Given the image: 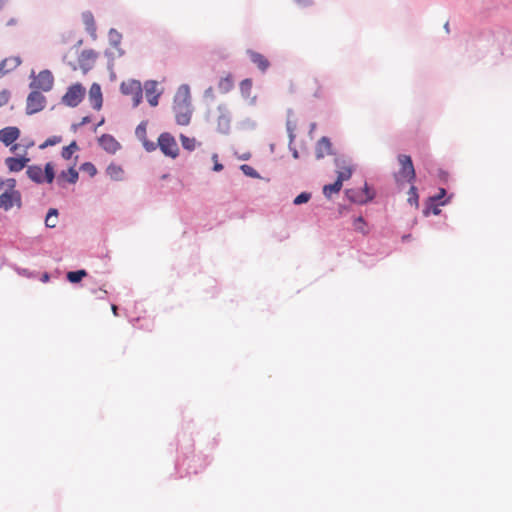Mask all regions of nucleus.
Masks as SVG:
<instances>
[{"instance_id":"nucleus-1","label":"nucleus","mask_w":512,"mask_h":512,"mask_svg":"<svg viewBox=\"0 0 512 512\" xmlns=\"http://www.w3.org/2000/svg\"><path fill=\"white\" fill-rule=\"evenodd\" d=\"M397 160L399 164V170L394 174L396 183H412L416 178V172L412 158L409 155L400 154L398 155Z\"/></svg>"},{"instance_id":"nucleus-2","label":"nucleus","mask_w":512,"mask_h":512,"mask_svg":"<svg viewBox=\"0 0 512 512\" xmlns=\"http://www.w3.org/2000/svg\"><path fill=\"white\" fill-rule=\"evenodd\" d=\"M26 173L35 183H43L44 181L52 183L55 178L54 167L51 163L46 164L45 170L39 166H29Z\"/></svg>"},{"instance_id":"nucleus-3","label":"nucleus","mask_w":512,"mask_h":512,"mask_svg":"<svg viewBox=\"0 0 512 512\" xmlns=\"http://www.w3.org/2000/svg\"><path fill=\"white\" fill-rule=\"evenodd\" d=\"M123 95L131 97L133 106H137L142 100V87L141 83L135 79L123 81L120 86Z\"/></svg>"},{"instance_id":"nucleus-4","label":"nucleus","mask_w":512,"mask_h":512,"mask_svg":"<svg viewBox=\"0 0 512 512\" xmlns=\"http://www.w3.org/2000/svg\"><path fill=\"white\" fill-rule=\"evenodd\" d=\"M85 93V88L82 85L79 83L73 84L67 89V92L62 98V103L70 107H75L83 101Z\"/></svg>"},{"instance_id":"nucleus-5","label":"nucleus","mask_w":512,"mask_h":512,"mask_svg":"<svg viewBox=\"0 0 512 512\" xmlns=\"http://www.w3.org/2000/svg\"><path fill=\"white\" fill-rule=\"evenodd\" d=\"M346 196L350 202L358 205L367 204L374 198V194L371 192L370 188L367 187V184H364V186L359 189H348Z\"/></svg>"},{"instance_id":"nucleus-6","label":"nucleus","mask_w":512,"mask_h":512,"mask_svg":"<svg viewBox=\"0 0 512 512\" xmlns=\"http://www.w3.org/2000/svg\"><path fill=\"white\" fill-rule=\"evenodd\" d=\"M54 84V77L50 70H42L31 82V87L48 92L52 89Z\"/></svg>"},{"instance_id":"nucleus-7","label":"nucleus","mask_w":512,"mask_h":512,"mask_svg":"<svg viewBox=\"0 0 512 512\" xmlns=\"http://www.w3.org/2000/svg\"><path fill=\"white\" fill-rule=\"evenodd\" d=\"M46 106V98L38 91H32L26 101V113L32 115L43 110Z\"/></svg>"},{"instance_id":"nucleus-8","label":"nucleus","mask_w":512,"mask_h":512,"mask_svg":"<svg viewBox=\"0 0 512 512\" xmlns=\"http://www.w3.org/2000/svg\"><path fill=\"white\" fill-rule=\"evenodd\" d=\"M161 151L169 157L175 158L178 155L179 148L176 140L168 133L161 134L158 139Z\"/></svg>"},{"instance_id":"nucleus-9","label":"nucleus","mask_w":512,"mask_h":512,"mask_svg":"<svg viewBox=\"0 0 512 512\" xmlns=\"http://www.w3.org/2000/svg\"><path fill=\"white\" fill-rule=\"evenodd\" d=\"M14 205L21 207V195L17 190H6L0 194V208L9 210Z\"/></svg>"},{"instance_id":"nucleus-10","label":"nucleus","mask_w":512,"mask_h":512,"mask_svg":"<svg viewBox=\"0 0 512 512\" xmlns=\"http://www.w3.org/2000/svg\"><path fill=\"white\" fill-rule=\"evenodd\" d=\"M175 120L178 125L187 126L191 122L192 107L191 105H173Z\"/></svg>"},{"instance_id":"nucleus-11","label":"nucleus","mask_w":512,"mask_h":512,"mask_svg":"<svg viewBox=\"0 0 512 512\" xmlns=\"http://www.w3.org/2000/svg\"><path fill=\"white\" fill-rule=\"evenodd\" d=\"M333 154V147L331 146V140L322 136L316 143L315 155L317 159H322L327 155Z\"/></svg>"},{"instance_id":"nucleus-12","label":"nucleus","mask_w":512,"mask_h":512,"mask_svg":"<svg viewBox=\"0 0 512 512\" xmlns=\"http://www.w3.org/2000/svg\"><path fill=\"white\" fill-rule=\"evenodd\" d=\"M20 137V130L11 126L0 130V141L6 146L13 144Z\"/></svg>"},{"instance_id":"nucleus-13","label":"nucleus","mask_w":512,"mask_h":512,"mask_svg":"<svg viewBox=\"0 0 512 512\" xmlns=\"http://www.w3.org/2000/svg\"><path fill=\"white\" fill-rule=\"evenodd\" d=\"M22 64L19 56H11L1 61L0 63V77L10 73Z\"/></svg>"},{"instance_id":"nucleus-14","label":"nucleus","mask_w":512,"mask_h":512,"mask_svg":"<svg viewBox=\"0 0 512 512\" xmlns=\"http://www.w3.org/2000/svg\"><path fill=\"white\" fill-rule=\"evenodd\" d=\"M157 87L158 84L156 81H148L144 85L146 100L152 106L158 104L160 94L157 92Z\"/></svg>"},{"instance_id":"nucleus-15","label":"nucleus","mask_w":512,"mask_h":512,"mask_svg":"<svg viewBox=\"0 0 512 512\" xmlns=\"http://www.w3.org/2000/svg\"><path fill=\"white\" fill-rule=\"evenodd\" d=\"M191 105V94L190 88L188 85H181L175 96H174V104L173 105Z\"/></svg>"},{"instance_id":"nucleus-16","label":"nucleus","mask_w":512,"mask_h":512,"mask_svg":"<svg viewBox=\"0 0 512 512\" xmlns=\"http://www.w3.org/2000/svg\"><path fill=\"white\" fill-rule=\"evenodd\" d=\"M100 146L108 153H115L120 149V143L110 134H103L99 138Z\"/></svg>"},{"instance_id":"nucleus-17","label":"nucleus","mask_w":512,"mask_h":512,"mask_svg":"<svg viewBox=\"0 0 512 512\" xmlns=\"http://www.w3.org/2000/svg\"><path fill=\"white\" fill-rule=\"evenodd\" d=\"M96 58L97 54L93 50H84L80 57H78V64L86 72L92 67Z\"/></svg>"},{"instance_id":"nucleus-18","label":"nucleus","mask_w":512,"mask_h":512,"mask_svg":"<svg viewBox=\"0 0 512 512\" xmlns=\"http://www.w3.org/2000/svg\"><path fill=\"white\" fill-rule=\"evenodd\" d=\"M89 101L92 105V107L96 110H99L102 106V93H101V87L99 84L94 83L90 87L89 91Z\"/></svg>"},{"instance_id":"nucleus-19","label":"nucleus","mask_w":512,"mask_h":512,"mask_svg":"<svg viewBox=\"0 0 512 512\" xmlns=\"http://www.w3.org/2000/svg\"><path fill=\"white\" fill-rule=\"evenodd\" d=\"M250 60L253 64H255L262 71H266L270 67V63L268 59L262 55L261 53L248 51Z\"/></svg>"},{"instance_id":"nucleus-20","label":"nucleus","mask_w":512,"mask_h":512,"mask_svg":"<svg viewBox=\"0 0 512 512\" xmlns=\"http://www.w3.org/2000/svg\"><path fill=\"white\" fill-rule=\"evenodd\" d=\"M29 162L28 158L22 157V158H14L9 157L6 158V167L9 168L11 171H22L27 163Z\"/></svg>"},{"instance_id":"nucleus-21","label":"nucleus","mask_w":512,"mask_h":512,"mask_svg":"<svg viewBox=\"0 0 512 512\" xmlns=\"http://www.w3.org/2000/svg\"><path fill=\"white\" fill-rule=\"evenodd\" d=\"M107 175L112 179L116 181H121L124 179V170L120 165L117 164H110L106 169Z\"/></svg>"},{"instance_id":"nucleus-22","label":"nucleus","mask_w":512,"mask_h":512,"mask_svg":"<svg viewBox=\"0 0 512 512\" xmlns=\"http://www.w3.org/2000/svg\"><path fill=\"white\" fill-rule=\"evenodd\" d=\"M234 87V78L232 74H227L225 77L220 78L218 82V90L222 93L230 92Z\"/></svg>"},{"instance_id":"nucleus-23","label":"nucleus","mask_w":512,"mask_h":512,"mask_svg":"<svg viewBox=\"0 0 512 512\" xmlns=\"http://www.w3.org/2000/svg\"><path fill=\"white\" fill-rule=\"evenodd\" d=\"M342 186H343V181H340V179L337 178V180L333 184L324 185L323 194L325 197L331 198V195L337 194L340 192V190L342 189Z\"/></svg>"},{"instance_id":"nucleus-24","label":"nucleus","mask_w":512,"mask_h":512,"mask_svg":"<svg viewBox=\"0 0 512 512\" xmlns=\"http://www.w3.org/2000/svg\"><path fill=\"white\" fill-rule=\"evenodd\" d=\"M337 166H338V170H337V174H338V177L340 179V181H345V180H348L351 175H352V169L349 165H347L345 163V161L343 162H337Z\"/></svg>"},{"instance_id":"nucleus-25","label":"nucleus","mask_w":512,"mask_h":512,"mask_svg":"<svg viewBox=\"0 0 512 512\" xmlns=\"http://www.w3.org/2000/svg\"><path fill=\"white\" fill-rule=\"evenodd\" d=\"M181 145L184 149L193 151L197 146V140L194 137L184 136L180 134Z\"/></svg>"},{"instance_id":"nucleus-26","label":"nucleus","mask_w":512,"mask_h":512,"mask_svg":"<svg viewBox=\"0 0 512 512\" xmlns=\"http://www.w3.org/2000/svg\"><path fill=\"white\" fill-rule=\"evenodd\" d=\"M79 150V146L75 141H72L69 145L63 147L61 156L65 160H69L75 151Z\"/></svg>"},{"instance_id":"nucleus-27","label":"nucleus","mask_w":512,"mask_h":512,"mask_svg":"<svg viewBox=\"0 0 512 512\" xmlns=\"http://www.w3.org/2000/svg\"><path fill=\"white\" fill-rule=\"evenodd\" d=\"M58 221V211L56 208H51L46 216L45 224L48 228H54Z\"/></svg>"},{"instance_id":"nucleus-28","label":"nucleus","mask_w":512,"mask_h":512,"mask_svg":"<svg viewBox=\"0 0 512 512\" xmlns=\"http://www.w3.org/2000/svg\"><path fill=\"white\" fill-rule=\"evenodd\" d=\"M353 227L355 231L363 235H367V223L361 216H358L353 220Z\"/></svg>"},{"instance_id":"nucleus-29","label":"nucleus","mask_w":512,"mask_h":512,"mask_svg":"<svg viewBox=\"0 0 512 512\" xmlns=\"http://www.w3.org/2000/svg\"><path fill=\"white\" fill-rule=\"evenodd\" d=\"M252 81L246 78L240 82V92L244 98H249L251 95Z\"/></svg>"},{"instance_id":"nucleus-30","label":"nucleus","mask_w":512,"mask_h":512,"mask_svg":"<svg viewBox=\"0 0 512 512\" xmlns=\"http://www.w3.org/2000/svg\"><path fill=\"white\" fill-rule=\"evenodd\" d=\"M60 177L69 183H75L79 179V172L70 168L66 172H61Z\"/></svg>"},{"instance_id":"nucleus-31","label":"nucleus","mask_w":512,"mask_h":512,"mask_svg":"<svg viewBox=\"0 0 512 512\" xmlns=\"http://www.w3.org/2000/svg\"><path fill=\"white\" fill-rule=\"evenodd\" d=\"M86 275L87 272L85 270H78L74 272H68L66 277L70 282L76 283L83 279Z\"/></svg>"},{"instance_id":"nucleus-32","label":"nucleus","mask_w":512,"mask_h":512,"mask_svg":"<svg viewBox=\"0 0 512 512\" xmlns=\"http://www.w3.org/2000/svg\"><path fill=\"white\" fill-rule=\"evenodd\" d=\"M418 192L417 188L415 186H411L409 192H408V202L410 205H414L415 207H418Z\"/></svg>"},{"instance_id":"nucleus-33","label":"nucleus","mask_w":512,"mask_h":512,"mask_svg":"<svg viewBox=\"0 0 512 512\" xmlns=\"http://www.w3.org/2000/svg\"><path fill=\"white\" fill-rule=\"evenodd\" d=\"M61 141H62V137L61 136H51V137L47 138L45 142L40 144L39 148L40 149H45L48 146H52V145L58 144Z\"/></svg>"},{"instance_id":"nucleus-34","label":"nucleus","mask_w":512,"mask_h":512,"mask_svg":"<svg viewBox=\"0 0 512 512\" xmlns=\"http://www.w3.org/2000/svg\"><path fill=\"white\" fill-rule=\"evenodd\" d=\"M310 199H311V194L308 192H303L294 198V205L305 204V203L309 202Z\"/></svg>"},{"instance_id":"nucleus-35","label":"nucleus","mask_w":512,"mask_h":512,"mask_svg":"<svg viewBox=\"0 0 512 512\" xmlns=\"http://www.w3.org/2000/svg\"><path fill=\"white\" fill-rule=\"evenodd\" d=\"M3 186H7L8 190H15L16 180L14 178H9L6 180L0 179V190L2 189Z\"/></svg>"},{"instance_id":"nucleus-36","label":"nucleus","mask_w":512,"mask_h":512,"mask_svg":"<svg viewBox=\"0 0 512 512\" xmlns=\"http://www.w3.org/2000/svg\"><path fill=\"white\" fill-rule=\"evenodd\" d=\"M313 86L315 87V88H312V90H313V96H314L315 98H320V97H322V95H323L322 87L320 86V84H319V82H318V80H317V79H314V80H313Z\"/></svg>"},{"instance_id":"nucleus-37","label":"nucleus","mask_w":512,"mask_h":512,"mask_svg":"<svg viewBox=\"0 0 512 512\" xmlns=\"http://www.w3.org/2000/svg\"><path fill=\"white\" fill-rule=\"evenodd\" d=\"M430 211L433 214L438 215L441 212V209L437 207L436 204L430 202V205H428L427 208L424 210V214L428 215Z\"/></svg>"},{"instance_id":"nucleus-38","label":"nucleus","mask_w":512,"mask_h":512,"mask_svg":"<svg viewBox=\"0 0 512 512\" xmlns=\"http://www.w3.org/2000/svg\"><path fill=\"white\" fill-rule=\"evenodd\" d=\"M445 196H446V190H445L444 188H440V189L438 190V194H437V195H435V196H433V197H430V198H429V202L434 203V202H436V201L441 200V199H442V198H444Z\"/></svg>"},{"instance_id":"nucleus-39","label":"nucleus","mask_w":512,"mask_h":512,"mask_svg":"<svg viewBox=\"0 0 512 512\" xmlns=\"http://www.w3.org/2000/svg\"><path fill=\"white\" fill-rule=\"evenodd\" d=\"M10 94L7 91L0 92V107L9 103Z\"/></svg>"},{"instance_id":"nucleus-40","label":"nucleus","mask_w":512,"mask_h":512,"mask_svg":"<svg viewBox=\"0 0 512 512\" xmlns=\"http://www.w3.org/2000/svg\"><path fill=\"white\" fill-rule=\"evenodd\" d=\"M241 171L244 172V174L251 176V177L257 176V173L255 172V170L248 165H242Z\"/></svg>"},{"instance_id":"nucleus-41","label":"nucleus","mask_w":512,"mask_h":512,"mask_svg":"<svg viewBox=\"0 0 512 512\" xmlns=\"http://www.w3.org/2000/svg\"><path fill=\"white\" fill-rule=\"evenodd\" d=\"M81 169L84 170V171H87L92 176L96 174V168L91 163L83 164Z\"/></svg>"},{"instance_id":"nucleus-42","label":"nucleus","mask_w":512,"mask_h":512,"mask_svg":"<svg viewBox=\"0 0 512 512\" xmlns=\"http://www.w3.org/2000/svg\"><path fill=\"white\" fill-rule=\"evenodd\" d=\"M213 163H214V166H213V171H223V166L218 162V156L217 154H213L212 157H211Z\"/></svg>"},{"instance_id":"nucleus-43","label":"nucleus","mask_w":512,"mask_h":512,"mask_svg":"<svg viewBox=\"0 0 512 512\" xmlns=\"http://www.w3.org/2000/svg\"><path fill=\"white\" fill-rule=\"evenodd\" d=\"M19 25V19L16 17H12L6 21V27H14Z\"/></svg>"},{"instance_id":"nucleus-44","label":"nucleus","mask_w":512,"mask_h":512,"mask_svg":"<svg viewBox=\"0 0 512 512\" xmlns=\"http://www.w3.org/2000/svg\"><path fill=\"white\" fill-rule=\"evenodd\" d=\"M84 17L87 25L94 23L93 16L91 14H87Z\"/></svg>"},{"instance_id":"nucleus-45","label":"nucleus","mask_w":512,"mask_h":512,"mask_svg":"<svg viewBox=\"0 0 512 512\" xmlns=\"http://www.w3.org/2000/svg\"><path fill=\"white\" fill-rule=\"evenodd\" d=\"M90 117L86 116L82 119L81 123L78 124V126H83V125H86L90 122Z\"/></svg>"},{"instance_id":"nucleus-46","label":"nucleus","mask_w":512,"mask_h":512,"mask_svg":"<svg viewBox=\"0 0 512 512\" xmlns=\"http://www.w3.org/2000/svg\"><path fill=\"white\" fill-rule=\"evenodd\" d=\"M111 311L114 315H118V307L115 305L111 306Z\"/></svg>"},{"instance_id":"nucleus-47","label":"nucleus","mask_w":512,"mask_h":512,"mask_svg":"<svg viewBox=\"0 0 512 512\" xmlns=\"http://www.w3.org/2000/svg\"><path fill=\"white\" fill-rule=\"evenodd\" d=\"M9 2V0H0V9H2L3 7H5L7 5V3Z\"/></svg>"},{"instance_id":"nucleus-48","label":"nucleus","mask_w":512,"mask_h":512,"mask_svg":"<svg viewBox=\"0 0 512 512\" xmlns=\"http://www.w3.org/2000/svg\"><path fill=\"white\" fill-rule=\"evenodd\" d=\"M296 1L299 3H304V4H307L310 2L309 0H296Z\"/></svg>"},{"instance_id":"nucleus-49","label":"nucleus","mask_w":512,"mask_h":512,"mask_svg":"<svg viewBox=\"0 0 512 512\" xmlns=\"http://www.w3.org/2000/svg\"><path fill=\"white\" fill-rule=\"evenodd\" d=\"M17 149H18V145H17V144L13 145V147L11 148V150H12L13 152H15Z\"/></svg>"},{"instance_id":"nucleus-50","label":"nucleus","mask_w":512,"mask_h":512,"mask_svg":"<svg viewBox=\"0 0 512 512\" xmlns=\"http://www.w3.org/2000/svg\"><path fill=\"white\" fill-rule=\"evenodd\" d=\"M42 279L46 281L49 279V276L47 274H44V276H42Z\"/></svg>"},{"instance_id":"nucleus-51","label":"nucleus","mask_w":512,"mask_h":512,"mask_svg":"<svg viewBox=\"0 0 512 512\" xmlns=\"http://www.w3.org/2000/svg\"><path fill=\"white\" fill-rule=\"evenodd\" d=\"M294 158H298V152L297 151L294 153Z\"/></svg>"}]
</instances>
